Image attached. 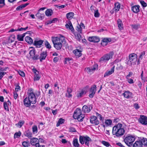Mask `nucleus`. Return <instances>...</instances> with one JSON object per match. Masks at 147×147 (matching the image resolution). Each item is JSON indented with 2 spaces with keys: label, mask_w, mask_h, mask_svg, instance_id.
Returning a JSON list of instances; mask_svg holds the SVG:
<instances>
[{
  "label": "nucleus",
  "mask_w": 147,
  "mask_h": 147,
  "mask_svg": "<svg viewBox=\"0 0 147 147\" xmlns=\"http://www.w3.org/2000/svg\"><path fill=\"white\" fill-rule=\"evenodd\" d=\"M43 41L42 40H35L34 41V45L37 47H40L43 43Z\"/></svg>",
  "instance_id": "nucleus-18"
},
{
  "label": "nucleus",
  "mask_w": 147,
  "mask_h": 147,
  "mask_svg": "<svg viewBox=\"0 0 147 147\" xmlns=\"http://www.w3.org/2000/svg\"><path fill=\"white\" fill-rule=\"evenodd\" d=\"M18 73L21 76L24 77L25 76V73L24 72L21 70H20L18 71Z\"/></svg>",
  "instance_id": "nucleus-62"
},
{
  "label": "nucleus",
  "mask_w": 147,
  "mask_h": 147,
  "mask_svg": "<svg viewBox=\"0 0 147 147\" xmlns=\"http://www.w3.org/2000/svg\"><path fill=\"white\" fill-rule=\"evenodd\" d=\"M86 93V89H83L79 93H78L77 95V97L78 98H81L83 95L85 94Z\"/></svg>",
  "instance_id": "nucleus-23"
},
{
  "label": "nucleus",
  "mask_w": 147,
  "mask_h": 147,
  "mask_svg": "<svg viewBox=\"0 0 147 147\" xmlns=\"http://www.w3.org/2000/svg\"><path fill=\"white\" fill-rule=\"evenodd\" d=\"M24 122V121H20L18 122V123L16 124V125L18 127L20 128L23 125Z\"/></svg>",
  "instance_id": "nucleus-47"
},
{
  "label": "nucleus",
  "mask_w": 147,
  "mask_h": 147,
  "mask_svg": "<svg viewBox=\"0 0 147 147\" xmlns=\"http://www.w3.org/2000/svg\"><path fill=\"white\" fill-rule=\"evenodd\" d=\"M80 115L82 116H83V114L82 113V111L81 109L77 108L75 111L74 112L73 117L74 119H76L77 117Z\"/></svg>",
  "instance_id": "nucleus-9"
},
{
  "label": "nucleus",
  "mask_w": 147,
  "mask_h": 147,
  "mask_svg": "<svg viewBox=\"0 0 147 147\" xmlns=\"http://www.w3.org/2000/svg\"><path fill=\"white\" fill-rule=\"evenodd\" d=\"M114 5V11H119L120 7V4L118 2L115 3Z\"/></svg>",
  "instance_id": "nucleus-33"
},
{
  "label": "nucleus",
  "mask_w": 147,
  "mask_h": 147,
  "mask_svg": "<svg viewBox=\"0 0 147 147\" xmlns=\"http://www.w3.org/2000/svg\"><path fill=\"white\" fill-rule=\"evenodd\" d=\"M113 54V52L111 51L109 53L105 55L100 58L99 62L101 63L107 62L112 57Z\"/></svg>",
  "instance_id": "nucleus-3"
},
{
  "label": "nucleus",
  "mask_w": 147,
  "mask_h": 147,
  "mask_svg": "<svg viewBox=\"0 0 147 147\" xmlns=\"http://www.w3.org/2000/svg\"><path fill=\"white\" fill-rule=\"evenodd\" d=\"M65 120L62 118H60L57 124V126H59L60 124H61L64 122Z\"/></svg>",
  "instance_id": "nucleus-41"
},
{
  "label": "nucleus",
  "mask_w": 147,
  "mask_h": 147,
  "mask_svg": "<svg viewBox=\"0 0 147 147\" xmlns=\"http://www.w3.org/2000/svg\"><path fill=\"white\" fill-rule=\"evenodd\" d=\"M128 82L130 84H132L134 83V81L131 78H126Z\"/></svg>",
  "instance_id": "nucleus-61"
},
{
  "label": "nucleus",
  "mask_w": 147,
  "mask_h": 147,
  "mask_svg": "<svg viewBox=\"0 0 147 147\" xmlns=\"http://www.w3.org/2000/svg\"><path fill=\"white\" fill-rule=\"evenodd\" d=\"M118 26L119 29L121 30L123 29V24L122 21L120 19L117 20Z\"/></svg>",
  "instance_id": "nucleus-32"
},
{
  "label": "nucleus",
  "mask_w": 147,
  "mask_h": 147,
  "mask_svg": "<svg viewBox=\"0 0 147 147\" xmlns=\"http://www.w3.org/2000/svg\"><path fill=\"white\" fill-rule=\"evenodd\" d=\"M96 85H93L92 86L89 90V96L92 98L94 96L96 91Z\"/></svg>",
  "instance_id": "nucleus-6"
},
{
  "label": "nucleus",
  "mask_w": 147,
  "mask_h": 147,
  "mask_svg": "<svg viewBox=\"0 0 147 147\" xmlns=\"http://www.w3.org/2000/svg\"><path fill=\"white\" fill-rule=\"evenodd\" d=\"M30 143L33 146H35L37 147L38 146L39 141L38 139L36 138H33L30 139Z\"/></svg>",
  "instance_id": "nucleus-14"
},
{
  "label": "nucleus",
  "mask_w": 147,
  "mask_h": 147,
  "mask_svg": "<svg viewBox=\"0 0 147 147\" xmlns=\"http://www.w3.org/2000/svg\"><path fill=\"white\" fill-rule=\"evenodd\" d=\"M17 38L20 41H23V37L21 35H18L17 36Z\"/></svg>",
  "instance_id": "nucleus-59"
},
{
  "label": "nucleus",
  "mask_w": 147,
  "mask_h": 147,
  "mask_svg": "<svg viewBox=\"0 0 147 147\" xmlns=\"http://www.w3.org/2000/svg\"><path fill=\"white\" fill-rule=\"evenodd\" d=\"M123 94L124 97L126 98H128L132 97V93L128 91H125Z\"/></svg>",
  "instance_id": "nucleus-24"
},
{
  "label": "nucleus",
  "mask_w": 147,
  "mask_h": 147,
  "mask_svg": "<svg viewBox=\"0 0 147 147\" xmlns=\"http://www.w3.org/2000/svg\"><path fill=\"white\" fill-rule=\"evenodd\" d=\"M101 143L107 147H108L110 146V144L108 142H106L105 141H102Z\"/></svg>",
  "instance_id": "nucleus-51"
},
{
  "label": "nucleus",
  "mask_w": 147,
  "mask_h": 147,
  "mask_svg": "<svg viewBox=\"0 0 147 147\" xmlns=\"http://www.w3.org/2000/svg\"><path fill=\"white\" fill-rule=\"evenodd\" d=\"M36 16L38 19L42 20L44 18L45 14L44 13H41L38 12L36 14Z\"/></svg>",
  "instance_id": "nucleus-29"
},
{
  "label": "nucleus",
  "mask_w": 147,
  "mask_h": 147,
  "mask_svg": "<svg viewBox=\"0 0 147 147\" xmlns=\"http://www.w3.org/2000/svg\"><path fill=\"white\" fill-rule=\"evenodd\" d=\"M51 38L54 47L57 50L60 49L62 46V43L65 40L64 37L62 36L60 37L52 36Z\"/></svg>",
  "instance_id": "nucleus-1"
},
{
  "label": "nucleus",
  "mask_w": 147,
  "mask_h": 147,
  "mask_svg": "<svg viewBox=\"0 0 147 147\" xmlns=\"http://www.w3.org/2000/svg\"><path fill=\"white\" fill-rule=\"evenodd\" d=\"M32 71L35 74L34 75H36V74L38 75L39 72L35 68H33L32 69Z\"/></svg>",
  "instance_id": "nucleus-63"
},
{
  "label": "nucleus",
  "mask_w": 147,
  "mask_h": 147,
  "mask_svg": "<svg viewBox=\"0 0 147 147\" xmlns=\"http://www.w3.org/2000/svg\"><path fill=\"white\" fill-rule=\"evenodd\" d=\"M24 134L25 136L28 138L31 137H32V133L29 130L25 132Z\"/></svg>",
  "instance_id": "nucleus-39"
},
{
  "label": "nucleus",
  "mask_w": 147,
  "mask_h": 147,
  "mask_svg": "<svg viewBox=\"0 0 147 147\" xmlns=\"http://www.w3.org/2000/svg\"><path fill=\"white\" fill-rule=\"evenodd\" d=\"M47 55V52L46 51H42L40 54V57L38 56V59H39L40 61L42 62L43 60L45 59Z\"/></svg>",
  "instance_id": "nucleus-15"
},
{
  "label": "nucleus",
  "mask_w": 147,
  "mask_h": 147,
  "mask_svg": "<svg viewBox=\"0 0 147 147\" xmlns=\"http://www.w3.org/2000/svg\"><path fill=\"white\" fill-rule=\"evenodd\" d=\"M73 53L75 54V55L77 57H80L82 55L81 51L79 49H76L73 51Z\"/></svg>",
  "instance_id": "nucleus-26"
},
{
  "label": "nucleus",
  "mask_w": 147,
  "mask_h": 147,
  "mask_svg": "<svg viewBox=\"0 0 147 147\" xmlns=\"http://www.w3.org/2000/svg\"><path fill=\"white\" fill-rule=\"evenodd\" d=\"M98 65L97 64H94L92 67H87L85 69L86 71L88 74L91 73V72L93 71H95L98 69Z\"/></svg>",
  "instance_id": "nucleus-10"
},
{
  "label": "nucleus",
  "mask_w": 147,
  "mask_h": 147,
  "mask_svg": "<svg viewBox=\"0 0 147 147\" xmlns=\"http://www.w3.org/2000/svg\"><path fill=\"white\" fill-rule=\"evenodd\" d=\"M76 38L78 41H80L82 38L81 36L80 33H77V35H75Z\"/></svg>",
  "instance_id": "nucleus-49"
},
{
  "label": "nucleus",
  "mask_w": 147,
  "mask_h": 147,
  "mask_svg": "<svg viewBox=\"0 0 147 147\" xmlns=\"http://www.w3.org/2000/svg\"><path fill=\"white\" fill-rule=\"evenodd\" d=\"M129 57V59L127 62V64L129 65L134 64L137 60V55L133 53L130 55Z\"/></svg>",
  "instance_id": "nucleus-5"
},
{
  "label": "nucleus",
  "mask_w": 147,
  "mask_h": 147,
  "mask_svg": "<svg viewBox=\"0 0 147 147\" xmlns=\"http://www.w3.org/2000/svg\"><path fill=\"white\" fill-rule=\"evenodd\" d=\"M135 138L134 136L131 135L126 136L124 139L125 143L129 146H132L133 143L135 140Z\"/></svg>",
  "instance_id": "nucleus-4"
},
{
  "label": "nucleus",
  "mask_w": 147,
  "mask_h": 147,
  "mask_svg": "<svg viewBox=\"0 0 147 147\" xmlns=\"http://www.w3.org/2000/svg\"><path fill=\"white\" fill-rule=\"evenodd\" d=\"M69 131L70 132H75L76 131V130L74 127H70L69 128Z\"/></svg>",
  "instance_id": "nucleus-64"
},
{
  "label": "nucleus",
  "mask_w": 147,
  "mask_h": 147,
  "mask_svg": "<svg viewBox=\"0 0 147 147\" xmlns=\"http://www.w3.org/2000/svg\"><path fill=\"white\" fill-rule=\"evenodd\" d=\"M32 131L33 133L34 134H35L37 132V127L36 125H34L32 127Z\"/></svg>",
  "instance_id": "nucleus-45"
},
{
  "label": "nucleus",
  "mask_w": 147,
  "mask_h": 147,
  "mask_svg": "<svg viewBox=\"0 0 147 147\" xmlns=\"http://www.w3.org/2000/svg\"><path fill=\"white\" fill-rule=\"evenodd\" d=\"M139 8L140 6L139 5H135L131 7V10L134 12L137 13L140 11Z\"/></svg>",
  "instance_id": "nucleus-25"
},
{
  "label": "nucleus",
  "mask_w": 147,
  "mask_h": 147,
  "mask_svg": "<svg viewBox=\"0 0 147 147\" xmlns=\"http://www.w3.org/2000/svg\"><path fill=\"white\" fill-rule=\"evenodd\" d=\"M92 108V107L91 105H89L88 106L84 105L82 107V111L84 113H88L90 111Z\"/></svg>",
  "instance_id": "nucleus-13"
},
{
  "label": "nucleus",
  "mask_w": 147,
  "mask_h": 147,
  "mask_svg": "<svg viewBox=\"0 0 147 147\" xmlns=\"http://www.w3.org/2000/svg\"><path fill=\"white\" fill-rule=\"evenodd\" d=\"M88 40L90 42H98L100 41L99 38L98 37L96 36L89 37Z\"/></svg>",
  "instance_id": "nucleus-16"
},
{
  "label": "nucleus",
  "mask_w": 147,
  "mask_h": 147,
  "mask_svg": "<svg viewBox=\"0 0 147 147\" xmlns=\"http://www.w3.org/2000/svg\"><path fill=\"white\" fill-rule=\"evenodd\" d=\"M115 67V66H114L110 70L107 71L104 74V77H105L109 76L113 73L114 71Z\"/></svg>",
  "instance_id": "nucleus-20"
},
{
  "label": "nucleus",
  "mask_w": 147,
  "mask_h": 147,
  "mask_svg": "<svg viewBox=\"0 0 147 147\" xmlns=\"http://www.w3.org/2000/svg\"><path fill=\"white\" fill-rule=\"evenodd\" d=\"M96 115L97 117L100 119V120L102 121H103L104 120V118L102 117V115L98 113H96Z\"/></svg>",
  "instance_id": "nucleus-50"
},
{
  "label": "nucleus",
  "mask_w": 147,
  "mask_h": 147,
  "mask_svg": "<svg viewBox=\"0 0 147 147\" xmlns=\"http://www.w3.org/2000/svg\"><path fill=\"white\" fill-rule=\"evenodd\" d=\"M122 127V124L119 123L114 126L113 128V134L115 135L117 137L121 136L123 135L125 131V130Z\"/></svg>",
  "instance_id": "nucleus-2"
},
{
  "label": "nucleus",
  "mask_w": 147,
  "mask_h": 147,
  "mask_svg": "<svg viewBox=\"0 0 147 147\" xmlns=\"http://www.w3.org/2000/svg\"><path fill=\"white\" fill-rule=\"evenodd\" d=\"M139 121L142 124L144 125H147V117L144 115H141L139 119Z\"/></svg>",
  "instance_id": "nucleus-11"
},
{
  "label": "nucleus",
  "mask_w": 147,
  "mask_h": 147,
  "mask_svg": "<svg viewBox=\"0 0 147 147\" xmlns=\"http://www.w3.org/2000/svg\"><path fill=\"white\" fill-rule=\"evenodd\" d=\"M76 30L78 31L80 33H81L82 32V29L80 28V26H79V25L78 26H77Z\"/></svg>",
  "instance_id": "nucleus-60"
},
{
  "label": "nucleus",
  "mask_w": 147,
  "mask_h": 147,
  "mask_svg": "<svg viewBox=\"0 0 147 147\" xmlns=\"http://www.w3.org/2000/svg\"><path fill=\"white\" fill-rule=\"evenodd\" d=\"M35 50L34 49L30 50L29 51V54L30 55V57L34 60H36L38 59V55L36 54Z\"/></svg>",
  "instance_id": "nucleus-7"
},
{
  "label": "nucleus",
  "mask_w": 147,
  "mask_h": 147,
  "mask_svg": "<svg viewBox=\"0 0 147 147\" xmlns=\"http://www.w3.org/2000/svg\"><path fill=\"white\" fill-rule=\"evenodd\" d=\"M66 16L68 20H70L73 18L74 16V13L72 12H70L67 13Z\"/></svg>",
  "instance_id": "nucleus-37"
},
{
  "label": "nucleus",
  "mask_w": 147,
  "mask_h": 147,
  "mask_svg": "<svg viewBox=\"0 0 147 147\" xmlns=\"http://www.w3.org/2000/svg\"><path fill=\"white\" fill-rule=\"evenodd\" d=\"M85 136H80L79 137V141L82 144H84V140Z\"/></svg>",
  "instance_id": "nucleus-43"
},
{
  "label": "nucleus",
  "mask_w": 147,
  "mask_h": 147,
  "mask_svg": "<svg viewBox=\"0 0 147 147\" xmlns=\"http://www.w3.org/2000/svg\"><path fill=\"white\" fill-rule=\"evenodd\" d=\"M65 26L67 28H69V29L72 32H74V30L70 21H69L68 23L66 24Z\"/></svg>",
  "instance_id": "nucleus-19"
},
{
  "label": "nucleus",
  "mask_w": 147,
  "mask_h": 147,
  "mask_svg": "<svg viewBox=\"0 0 147 147\" xmlns=\"http://www.w3.org/2000/svg\"><path fill=\"white\" fill-rule=\"evenodd\" d=\"M72 144L75 147H79L80 145L78 142L77 138H74L73 139Z\"/></svg>",
  "instance_id": "nucleus-31"
},
{
  "label": "nucleus",
  "mask_w": 147,
  "mask_h": 147,
  "mask_svg": "<svg viewBox=\"0 0 147 147\" xmlns=\"http://www.w3.org/2000/svg\"><path fill=\"white\" fill-rule=\"evenodd\" d=\"M45 45L47 48L50 49L51 47L50 43L47 41H45Z\"/></svg>",
  "instance_id": "nucleus-48"
},
{
  "label": "nucleus",
  "mask_w": 147,
  "mask_h": 147,
  "mask_svg": "<svg viewBox=\"0 0 147 147\" xmlns=\"http://www.w3.org/2000/svg\"><path fill=\"white\" fill-rule=\"evenodd\" d=\"M140 3L143 7H145L147 6V4L144 1L141 0L140 1Z\"/></svg>",
  "instance_id": "nucleus-57"
},
{
  "label": "nucleus",
  "mask_w": 147,
  "mask_h": 147,
  "mask_svg": "<svg viewBox=\"0 0 147 147\" xmlns=\"http://www.w3.org/2000/svg\"><path fill=\"white\" fill-rule=\"evenodd\" d=\"M141 142H142V145H144V146H147V139L143 138L140 140Z\"/></svg>",
  "instance_id": "nucleus-38"
},
{
  "label": "nucleus",
  "mask_w": 147,
  "mask_h": 147,
  "mask_svg": "<svg viewBox=\"0 0 147 147\" xmlns=\"http://www.w3.org/2000/svg\"><path fill=\"white\" fill-rule=\"evenodd\" d=\"M32 104H34L36 102V98L35 95L33 92H30L28 95V98Z\"/></svg>",
  "instance_id": "nucleus-8"
},
{
  "label": "nucleus",
  "mask_w": 147,
  "mask_h": 147,
  "mask_svg": "<svg viewBox=\"0 0 147 147\" xmlns=\"http://www.w3.org/2000/svg\"><path fill=\"white\" fill-rule=\"evenodd\" d=\"M29 4L28 3H26L25 4L21 5L18 7L16 8L17 11H19L21 10L22 9L26 7Z\"/></svg>",
  "instance_id": "nucleus-30"
},
{
  "label": "nucleus",
  "mask_w": 147,
  "mask_h": 147,
  "mask_svg": "<svg viewBox=\"0 0 147 147\" xmlns=\"http://www.w3.org/2000/svg\"><path fill=\"white\" fill-rule=\"evenodd\" d=\"M142 143L140 140L135 142L133 145V147H142Z\"/></svg>",
  "instance_id": "nucleus-27"
},
{
  "label": "nucleus",
  "mask_w": 147,
  "mask_h": 147,
  "mask_svg": "<svg viewBox=\"0 0 147 147\" xmlns=\"http://www.w3.org/2000/svg\"><path fill=\"white\" fill-rule=\"evenodd\" d=\"M111 41V39L110 38H104L102 41L101 45L103 46L106 45L108 42Z\"/></svg>",
  "instance_id": "nucleus-17"
},
{
  "label": "nucleus",
  "mask_w": 147,
  "mask_h": 147,
  "mask_svg": "<svg viewBox=\"0 0 147 147\" xmlns=\"http://www.w3.org/2000/svg\"><path fill=\"white\" fill-rule=\"evenodd\" d=\"M24 105L26 107H29L32 103L31 101H30L27 97L25 98L24 100Z\"/></svg>",
  "instance_id": "nucleus-22"
},
{
  "label": "nucleus",
  "mask_w": 147,
  "mask_h": 147,
  "mask_svg": "<svg viewBox=\"0 0 147 147\" xmlns=\"http://www.w3.org/2000/svg\"><path fill=\"white\" fill-rule=\"evenodd\" d=\"M11 103L10 101L8 100L7 102H4L3 103V107L7 111H9L8 106L11 105Z\"/></svg>",
  "instance_id": "nucleus-21"
},
{
  "label": "nucleus",
  "mask_w": 147,
  "mask_h": 147,
  "mask_svg": "<svg viewBox=\"0 0 147 147\" xmlns=\"http://www.w3.org/2000/svg\"><path fill=\"white\" fill-rule=\"evenodd\" d=\"M145 52L143 51L141 53L139 57V60H142L143 58V57L145 55Z\"/></svg>",
  "instance_id": "nucleus-55"
},
{
  "label": "nucleus",
  "mask_w": 147,
  "mask_h": 147,
  "mask_svg": "<svg viewBox=\"0 0 147 147\" xmlns=\"http://www.w3.org/2000/svg\"><path fill=\"white\" fill-rule=\"evenodd\" d=\"M105 123L108 125H110L112 124V121L111 119H108L106 121Z\"/></svg>",
  "instance_id": "nucleus-53"
},
{
  "label": "nucleus",
  "mask_w": 147,
  "mask_h": 147,
  "mask_svg": "<svg viewBox=\"0 0 147 147\" xmlns=\"http://www.w3.org/2000/svg\"><path fill=\"white\" fill-rule=\"evenodd\" d=\"M21 135V132L20 131H19L18 132H16L15 134L14 137L15 138H18Z\"/></svg>",
  "instance_id": "nucleus-52"
},
{
  "label": "nucleus",
  "mask_w": 147,
  "mask_h": 147,
  "mask_svg": "<svg viewBox=\"0 0 147 147\" xmlns=\"http://www.w3.org/2000/svg\"><path fill=\"white\" fill-rule=\"evenodd\" d=\"M117 66L116 67V69L118 70H122L123 69V67L121 65L120 63H118L117 64Z\"/></svg>",
  "instance_id": "nucleus-44"
},
{
  "label": "nucleus",
  "mask_w": 147,
  "mask_h": 147,
  "mask_svg": "<svg viewBox=\"0 0 147 147\" xmlns=\"http://www.w3.org/2000/svg\"><path fill=\"white\" fill-rule=\"evenodd\" d=\"M131 26L133 29L137 30L140 27V25L138 24H132L131 25Z\"/></svg>",
  "instance_id": "nucleus-40"
},
{
  "label": "nucleus",
  "mask_w": 147,
  "mask_h": 147,
  "mask_svg": "<svg viewBox=\"0 0 147 147\" xmlns=\"http://www.w3.org/2000/svg\"><path fill=\"white\" fill-rule=\"evenodd\" d=\"M15 36L14 35H12L9 36V39L11 40V42H13L15 40Z\"/></svg>",
  "instance_id": "nucleus-54"
},
{
  "label": "nucleus",
  "mask_w": 147,
  "mask_h": 147,
  "mask_svg": "<svg viewBox=\"0 0 147 147\" xmlns=\"http://www.w3.org/2000/svg\"><path fill=\"white\" fill-rule=\"evenodd\" d=\"M67 92L68 94H66V96H67L68 98H70L72 97V95L71 93L72 92V90L70 88H67Z\"/></svg>",
  "instance_id": "nucleus-34"
},
{
  "label": "nucleus",
  "mask_w": 147,
  "mask_h": 147,
  "mask_svg": "<svg viewBox=\"0 0 147 147\" xmlns=\"http://www.w3.org/2000/svg\"><path fill=\"white\" fill-rule=\"evenodd\" d=\"M91 141V139L89 137L87 136H85L84 141L86 145L89 146V141Z\"/></svg>",
  "instance_id": "nucleus-28"
},
{
  "label": "nucleus",
  "mask_w": 147,
  "mask_h": 147,
  "mask_svg": "<svg viewBox=\"0 0 147 147\" xmlns=\"http://www.w3.org/2000/svg\"><path fill=\"white\" fill-rule=\"evenodd\" d=\"M25 41L28 43L31 44L33 42V41L32 38L28 36H26L25 38Z\"/></svg>",
  "instance_id": "nucleus-35"
},
{
  "label": "nucleus",
  "mask_w": 147,
  "mask_h": 147,
  "mask_svg": "<svg viewBox=\"0 0 147 147\" xmlns=\"http://www.w3.org/2000/svg\"><path fill=\"white\" fill-rule=\"evenodd\" d=\"M52 10L51 9H47L45 12L46 15L47 16H51L52 15Z\"/></svg>",
  "instance_id": "nucleus-36"
},
{
  "label": "nucleus",
  "mask_w": 147,
  "mask_h": 147,
  "mask_svg": "<svg viewBox=\"0 0 147 147\" xmlns=\"http://www.w3.org/2000/svg\"><path fill=\"white\" fill-rule=\"evenodd\" d=\"M30 144L29 142L24 141L22 143V146L24 147H28L30 146Z\"/></svg>",
  "instance_id": "nucleus-46"
},
{
  "label": "nucleus",
  "mask_w": 147,
  "mask_h": 147,
  "mask_svg": "<svg viewBox=\"0 0 147 147\" xmlns=\"http://www.w3.org/2000/svg\"><path fill=\"white\" fill-rule=\"evenodd\" d=\"M83 116H82L80 115L77 117L76 119H77L79 121H82L85 117V115L84 114H83Z\"/></svg>",
  "instance_id": "nucleus-42"
},
{
  "label": "nucleus",
  "mask_w": 147,
  "mask_h": 147,
  "mask_svg": "<svg viewBox=\"0 0 147 147\" xmlns=\"http://www.w3.org/2000/svg\"><path fill=\"white\" fill-rule=\"evenodd\" d=\"M90 121L91 123L95 125H98L99 123V121L97 117L94 116H92L90 117Z\"/></svg>",
  "instance_id": "nucleus-12"
},
{
  "label": "nucleus",
  "mask_w": 147,
  "mask_h": 147,
  "mask_svg": "<svg viewBox=\"0 0 147 147\" xmlns=\"http://www.w3.org/2000/svg\"><path fill=\"white\" fill-rule=\"evenodd\" d=\"M100 14L98 12V9L95 10L94 12V16L95 17H98L99 16Z\"/></svg>",
  "instance_id": "nucleus-56"
},
{
  "label": "nucleus",
  "mask_w": 147,
  "mask_h": 147,
  "mask_svg": "<svg viewBox=\"0 0 147 147\" xmlns=\"http://www.w3.org/2000/svg\"><path fill=\"white\" fill-rule=\"evenodd\" d=\"M34 75V81H38L39 80L40 78V77L39 75Z\"/></svg>",
  "instance_id": "nucleus-58"
}]
</instances>
